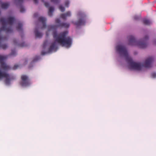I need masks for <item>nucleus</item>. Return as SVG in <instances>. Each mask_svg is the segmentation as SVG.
Wrapping results in <instances>:
<instances>
[{
	"mask_svg": "<svg viewBox=\"0 0 156 156\" xmlns=\"http://www.w3.org/2000/svg\"><path fill=\"white\" fill-rule=\"evenodd\" d=\"M68 34L67 31H64L58 34L56 31L53 32V36L55 41L51 43L48 49V51L50 52L52 51H56L58 47L56 42L60 44L62 46L69 48L71 46L72 44V39L69 36L66 37Z\"/></svg>",
	"mask_w": 156,
	"mask_h": 156,
	"instance_id": "1",
	"label": "nucleus"
},
{
	"mask_svg": "<svg viewBox=\"0 0 156 156\" xmlns=\"http://www.w3.org/2000/svg\"><path fill=\"white\" fill-rule=\"evenodd\" d=\"M116 49L120 55H123L126 58L129 69L137 70H140L141 69L142 66L140 64L133 61L131 58L129 56L127 50L124 46L118 45L116 47Z\"/></svg>",
	"mask_w": 156,
	"mask_h": 156,
	"instance_id": "2",
	"label": "nucleus"
},
{
	"mask_svg": "<svg viewBox=\"0 0 156 156\" xmlns=\"http://www.w3.org/2000/svg\"><path fill=\"white\" fill-rule=\"evenodd\" d=\"M7 58V56L0 55V80L3 78H5V83L6 85H9L10 80L14 79V78L13 76H11L9 74L5 72L10 69V67L4 62V60Z\"/></svg>",
	"mask_w": 156,
	"mask_h": 156,
	"instance_id": "3",
	"label": "nucleus"
},
{
	"mask_svg": "<svg viewBox=\"0 0 156 156\" xmlns=\"http://www.w3.org/2000/svg\"><path fill=\"white\" fill-rule=\"evenodd\" d=\"M15 21L14 17H9L7 18L2 17L0 19V22L2 27L0 29V32L3 30L6 33H11L12 32V26Z\"/></svg>",
	"mask_w": 156,
	"mask_h": 156,
	"instance_id": "4",
	"label": "nucleus"
},
{
	"mask_svg": "<svg viewBox=\"0 0 156 156\" xmlns=\"http://www.w3.org/2000/svg\"><path fill=\"white\" fill-rule=\"evenodd\" d=\"M127 38L129 45H137L140 48H145L147 46V41L148 39L147 36H145L143 40L140 41H136L134 37L132 35L128 36Z\"/></svg>",
	"mask_w": 156,
	"mask_h": 156,
	"instance_id": "5",
	"label": "nucleus"
},
{
	"mask_svg": "<svg viewBox=\"0 0 156 156\" xmlns=\"http://www.w3.org/2000/svg\"><path fill=\"white\" fill-rule=\"evenodd\" d=\"M55 23H58V24L57 26L56 25H49L48 26V31H49L51 30L55 29L57 27H64L66 28H68L69 26V23H61L60 20L58 19H57L55 20Z\"/></svg>",
	"mask_w": 156,
	"mask_h": 156,
	"instance_id": "6",
	"label": "nucleus"
},
{
	"mask_svg": "<svg viewBox=\"0 0 156 156\" xmlns=\"http://www.w3.org/2000/svg\"><path fill=\"white\" fill-rule=\"evenodd\" d=\"M78 16L79 17V19L74 23V24L77 26L84 25L85 23L86 15L83 12H78Z\"/></svg>",
	"mask_w": 156,
	"mask_h": 156,
	"instance_id": "7",
	"label": "nucleus"
},
{
	"mask_svg": "<svg viewBox=\"0 0 156 156\" xmlns=\"http://www.w3.org/2000/svg\"><path fill=\"white\" fill-rule=\"evenodd\" d=\"M21 80L20 83V85L23 87H27L30 85V83L27 76L23 75L21 76Z\"/></svg>",
	"mask_w": 156,
	"mask_h": 156,
	"instance_id": "8",
	"label": "nucleus"
},
{
	"mask_svg": "<svg viewBox=\"0 0 156 156\" xmlns=\"http://www.w3.org/2000/svg\"><path fill=\"white\" fill-rule=\"evenodd\" d=\"M154 60L152 57H150L147 59L144 64V66L146 68H149L151 66V64Z\"/></svg>",
	"mask_w": 156,
	"mask_h": 156,
	"instance_id": "9",
	"label": "nucleus"
},
{
	"mask_svg": "<svg viewBox=\"0 0 156 156\" xmlns=\"http://www.w3.org/2000/svg\"><path fill=\"white\" fill-rule=\"evenodd\" d=\"M6 40L5 37L0 36V48L3 49H6L8 47V46L5 44H2V42L3 41Z\"/></svg>",
	"mask_w": 156,
	"mask_h": 156,
	"instance_id": "10",
	"label": "nucleus"
},
{
	"mask_svg": "<svg viewBox=\"0 0 156 156\" xmlns=\"http://www.w3.org/2000/svg\"><path fill=\"white\" fill-rule=\"evenodd\" d=\"M38 20L40 22H41L43 24V26L41 28L43 29L46 28V25L45 23L46 20V18L43 17H40L38 18Z\"/></svg>",
	"mask_w": 156,
	"mask_h": 156,
	"instance_id": "11",
	"label": "nucleus"
},
{
	"mask_svg": "<svg viewBox=\"0 0 156 156\" xmlns=\"http://www.w3.org/2000/svg\"><path fill=\"white\" fill-rule=\"evenodd\" d=\"M71 14L70 12H67L65 13L62 14L60 15V17L64 20L66 19V17H69L71 16Z\"/></svg>",
	"mask_w": 156,
	"mask_h": 156,
	"instance_id": "12",
	"label": "nucleus"
},
{
	"mask_svg": "<svg viewBox=\"0 0 156 156\" xmlns=\"http://www.w3.org/2000/svg\"><path fill=\"white\" fill-rule=\"evenodd\" d=\"M34 32L36 37L39 38L42 37V34L39 32L37 28H35Z\"/></svg>",
	"mask_w": 156,
	"mask_h": 156,
	"instance_id": "13",
	"label": "nucleus"
},
{
	"mask_svg": "<svg viewBox=\"0 0 156 156\" xmlns=\"http://www.w3.org/2000/svg\"><path fill=\"white\" fill-rule=\"evenodd\" d=\"M54 9L53 7H50L49 9L48 12V15L50 16H52V13L54 12Z\"/></svg>",
	"mask_w": 156,
	"mask_h": 156,
	"instance_id": "14",
	"label": "nucleus"
},
{
	"mask_svg": "<svg viewBox=\"0 0 156 156\" xmlns=\"http://www.w3.org/2000/svg\"><path fill=\"white\" fill-rule=\"evenodd\" d=\"M143 23L144 25H149L151 23V22L149 20L146 19H144L143 20Z\"/></svg>",
	"mask_w": 156,
	"mask_h": 156,
	"instance_id": "15",
	"label": "nucleus"
},
{
	"mask_svg": "<svg viewBox=\"0 0 156 156\" xmlns=\"http://www.w3.org/2000/svg\"><path fill=\"white\" fill-rule=\"evenodd\" d=\"M23 26V24L21 23H19L16 27V28L17 30L19 31H20L22 30V27Z\"/></svg>",
	"mask_w": 156,
	"mask_h": 156,
	"instance_id": "16",
	"label": "nucleus"
},
{
	"mask_svg": "<svg viewBox=\"0 0 156 156\" xmlns=\"http://www.w3.org/2000/svg\"><path fill=\"white\" fill-rule=\"evenodd\" d=\"M9 4L8 3H3L1 4V7L4 9H6L8 8Z\"/></svg>",
	"mask_w": 156,
	"mask_h": 156,
	"instance_id": "17",
	"label": "nucleus"
},
{
	"mask_svg": "<svg viewBox=\"0 0 156 156\" xmlns=\"http://www.w3.org/2000/svg\"><path fill=\"white\" fill-rule=\"evenodd\" d=\"M40 58V57L39 56H36L34 58L32 62H31V63H34L39 59Z\"/></svg>",
	"mask_w": 156,
	"mask_h": 156,
	"instance_id": "18",
	"label": "nucleus"
},
{
	"mask_svg": "<svg viewBox=\"0 0 156 156\" xmlns=\"http://www.w3.org/2000/svg\"><path fill=\"white\" fill-rule=\"evenodd\" d=\"M59 8L60 10L62 12H63L65 10V8L64 7H63L62 5H60L59 6Z\"/></svg>",
	"mask_w": 156,
	"mask_h": 156,
	"instance_id": "19",
	"label": "nucleus"
},
{
	"mask_svg": "<svg viewBox=\"0 0 156 156\" xmlns=\"http://www.w3.org/2000/svg\"><path fill=\"white\" fill-rule=\"evenodd\" d=\"M69 1H66L65 3V7H69Z\"/></svg>",
	"mask_w": 156,
	"mask_h": 156,
	"instance_id": "20",
	"label": "nucleus"
},
{
	"mask_svg": "<svg viewBox=\"0 0 156 156\" xmlns=\"http://www.w3.org/2000/svg\"><path fill=\"white\" fill-rule=\"evenodd\" d=\"M16 55V52L15 50H12L11 53V55Z\"/></svg>",
	"mask_w": 156,
	"mask_h": 156,
	"instance_id": "21",
	"label": "nucleus"
},
{
	"mask_svg": "<svg viewBox=\"0 0 156 156\" xmlns=\"http://www.w3.org/2000/svg\"><path fill=\"white\" fill-rule=\"evenodd\" d=\"M19 46L20 47H25L26 46V45L25 44L24 42H23L21 44H19Z\"/></svg>",
	"mask_w": 156,
	"mask_h": 156,
	"instance_id": "22",
	"label": "nucleus"
},
{
	"mask_svg": "<svg viewBox=\"0 0 156 156\" xmlns=\"http://www.w3.org/2000/svg\"><path fill=\"white\" fill-rule=\"evenodd\" d=\"M18 67H19L18 65H16V64L13 67L12 69L14 70H15V69H16L18 68Z\"/></svg>",
	"mask_w": 156,
	"mask_h": 156,
	"instance_id": "23",
	"label": "nucleus"
},
{
	"mask_svg": "<svg viewBox=\"0 0 156 156\" xmlns=\"http://www.w3.org/2000/svg\"><path fill=\"white\" fill-rule=\"evenodd\" d=\"M25 10V9L23 7H21L20 8V12H23Z\"/></svg>",
	"mask_w": 156,
	"mask_h": 156,
	"instance_id": "24",
	"label": "nucleus"
},
{
	"mask_svg": "<svg viewBox=\"0 0 156 156\" xmlns=\"http://www.w3.org/2000/svg\"><path fill=\"white\" fill-rule=\"evenodd\" d=\"M151 76L153 78H155L156 77V73H152Z\"/></svg>",
	"mask_w": 156,
	"mask_h": 156,
	"instance_id": "25",
	"label": "nucleus"
},
{
	"mask_svg": "<svg viewBox=\"0 0 156 156\" xmlns=\"http://www.w3.org/2000/svg\"><path fill=\"white\" fill-rule=\"evenodd\" d=\"M51 2L54 3H57L58 2V0H51Z\"/></svg>",
	"mask_w": 156,
	"mask_h": 156,
	"instance_id": "26",
	"label": "nucleus"
},
{
	"mask_svg": "<svg viewBox=\"0 0 156 156\" xmlns=\"http://www.w3.org/2000/svg\"><path fill=\"white\" fill-rule=\"evenodd\" d=\"M139 18V16H135L134 17V19L135 20H137Z\"/></svg>",
	"mask_w": 156,
	"mask_h": 156,
	"instance_id": "27",
	"label": "nucleus"
},
{
	"mask_svg": "<svg viewBox=\"0 0 156 156\" xmlns=\"http://www.w3.org/2000/svg\"><path fill=\"white\" fill-rule=\"evenodd\" d=\"M44 5L46 7H48L49 6V4L47 2H45Z\"/></svg>",
	"mask_w": 156,
	"mask_h": 156,
	"instance_id": "28",
	"label": "nucleus"
},
{
	"mask_svg": "<svg viewBox=\"0 0 156 156\" xmlns=\"http://www.w3.org/2000/svg\"><path fill=\"white\" fill-rule=\"evenodd\" d=\"M33 1H34V3L35 4H37L38 2L37 0H33Z\"/></svg>",
	"mask_w": 156,
	"mask_h": 156,
	"instance_id": "29",
	"label": "nucleus"
},
{
	"mask_svg": "<svg viewBox=\"0 0 156 156\" xmlns=\"http://www.w3.org/2000/svg\"><path fill=\"white\" fill-rule=\"evenodd\" d=\"M13 42L15 44H16L17 43V40L16 39L14 40Z\"/></svg>",
	"mask_w": 156,
	"mask_h": 156,
	"instance_id": "30",
	"label": "nucleus"
},
{
	"mask_svg": "<svg viewBox=\"0 0 156 156\" xmlns=\"http://www.w3.org/2000/svg\"><path fill=\"white\" fill-rule=\"evenodd\" d=\"M45 53H46V52H41V55H44L45 54Z\"/></svg>",
	"mask_w": 156,
	"mask_h": 156,
	"instance_id": "31",
	"label": "nucleus"
},
{
	"mask_svg": "<svg viewBox=\"0 0 156 156\" xmlns=\"http://www.w3.org/2000/svg\"><path fill=\"white\" fill-rule=\"evenodd\" d=\"M46 44V42H44V44H43V47H45Z\"/></svg>",
	"mask_w": 156,
	"mask_h": 156,
	"instance_id": "32",
	"label": "nucleus"
},
{
	"mask_svg": "<svg viewBox=\"0 0 156 156\" xmlns=\"http://www.w3.org/2000/svg\"><path fill=\"white\" fill-rule=\"evenodd\" d=\"M48 35L49 34H48V32L47 31L46 32V35L47 36H48Z\"/></svg>",
	"mask_w": 156,
	"mask_h": 156,
	"instance_id": "33",
	"label": "nucleus"
}]
</instances>
